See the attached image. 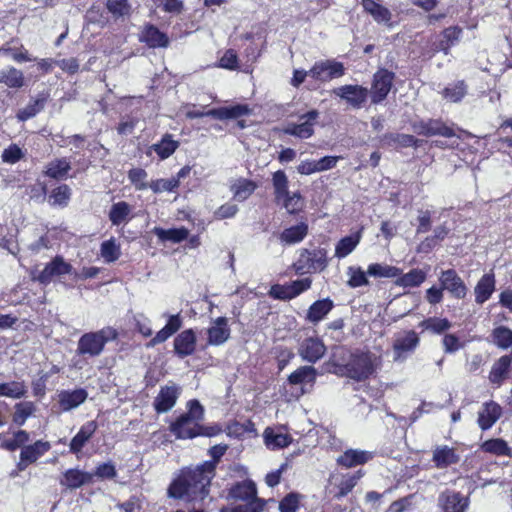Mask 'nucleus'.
<instances>
[{
  "mask_svg": "<svg viewBox=\"0 0 512 512\" xmlns=\"http://www.w3.org/2000/svg\"><path fill=\"white\" fill-rule=\"evenodd\" d=\"M326 352L323 341L317 337L306 338L300 345L298 353L304 361L316 363Z\"/></svg>",
  "mask_w": 512,
  "mask_h": 512,
  "instance_id": "15",
  "label": "nucleus"
},
{
  "mask_svg": "<svg viewBox=\"0 0 512 512\" xmlns=\"http://www.w3.org/2000/svg\"><path fill=\"white\" fill-rule=\"evenodd\" d=\"M179 394L180 388L176 385L161 387L153 402V406L157 413H165L171 410L175 406Z\"/></svg>",
  "mask_w": 512,
  "mask_h": 512,
  "instance_id": "18",
  "label": "nucleus"
},
{
  "mask_svg": "<svg viewBox=\"0 0 512 512\" xmlns=\"http://www.w3.org/2000/svg\"><path fill=\"white\" fill-rule=\"evenodd\" d=\"M0 84L9 88H21L24 85L23 73L15 67L0 71Z\"/></svg>",
  "mask_w": 512,
  "mask_h": 512,
  "instance_id": "43",
  "label": "nucleus"
},
{
  "mask_svg": "<svg viewBox=\"0 0 512 512\" xmlns=\"http://www.w3.org/2000/svg\"><path fill=\"white\" fill-rule=\"evenodd\" d=\"M265 445L271 449H282L292 442V437L286 433L275 431L273 428H266L263 433Z\"/></svg>",
  "mask_w": 512,
  "mask_h": 512,
  "instance_id": "33",
  "label": "nucleus"
},
{
  "mask_svg": "<svg viewBox=\"0 0 512 512\" xmlns=\"http://www.w3.org/2000/svg\"><path fill=\"white\" fill-rule=\"evenodd\" d=\"M503 409L495 401H487L482 404L478 412L477 423L481 430L490 429L502 416Z\"/></svg>",
  "mask_w": 512,
  "mask_h": 512,
  "instance_id": "14",
  "label": "nucleus"
},
{
  "mask_svg": "<svg viewBox=\"0 0 512 512\" xmlns=\"http://www.w3.org/2000/svg\"><path fill=\"white\" fill-rule=\"evenodd\" d=\"M333 306V302L328 298L318 300L310 306L306 318L312 323H318L326 317Z\"/></svg>",
  "mask_w": 512,
  "mask_h": 512,
  "instance_id": "37",
  "label": "nucleus"
},
{
  "mask_svg": "<svg viewBox=\"0 0 512 512\" xmlns=\"http://www.w3.org/2000/svg\"><path fill=\"white\" fill-rule=\"evenodd\" d=\"M65 275L76 276L77 272L62 256L56 255L33 279L42 285H48L54 280H60Z\"/></svg>",
  "mask_w": 512,
  "mask_h": 512,
  "instance_id": "6",
  "label": "nucleus"
},
{
  "mask_svg": "<svg viewBox=\"0 0 512 512\" xmlns=\"http://www.w3.org/2000/svg\"><path fill=\"white\" fill-rule=\"evenodd\" d=\"M147 177V172L142 168H133L128 172V179L138 191L146 190L149 188Z\"/></svg>",
  "mask_w": 512,
  "mask_h": 512,
  "instance_id": "54",
  "label": "nucleus"
},
{
  "mask_svg": "<svg viewBox=\"0 0 512 512\" xmlns=\"http://www.w3.org/2000/svg\"><path fill=\"white\" fill-rule=\"evenodd\" d=\"M460 461V455L456 450L447 445H438L433 449L432 462L438 469H445Z\"/></svg>",
  "mask_w": 512,
  "mask_h": 512,
  "instance_id": "20",
  "label": "nucleus"
},
{
  "mask_svg": "<svg viewBox=\"0 0 512 512\" xmlns=\"http://www.w3.org/2000/svg\"><path fill=\"white\" fill-rule=\"evenodd\" d=\"M77 350L79 354H96V332L84 334L78 342Z\"/></svg>",
  "mask_w": 512,
  "mask_h": 512,
  "instance_id": "59",
  "label": "nucleus"
},
{
  "mask_svg": "<svg viewBox=\"0 0 512 512\" xmlns=\"http://www.w3.org/2000/svg\"><path fill=\"white\" fill-rule=\"evenodd\" d=\"M495 290V278L493 274H485L478 281L474 292L477 304L486 302Z\"/></svg>",
  "mask_w": 512,
  "mask_h": 512,
  "instance_id": "32",
  "label": "nucleus"
},
{
  "mask_svg": "<svg viewBox=\"0 0 512 512\" xmlns=\"http://www.w3.org/2000/svg\"><path fill=\"white\" fill-rule=\"evenodd\" d=\"M362 473L361 471H357L355 473H347L341 475L339 478L335 479V497L340 499L348 495L353 488L357 485L358 481L361 479Z\"/></svg>",
  "mask_w": 512,
  "mask_h": 512,
  "instance_id": "28",
  "label": "nucleus"
},
{
  "mask_svg": "<svg viewBox=\"0 0 512 512\" xmlns=\"http://www.w3.org/2000/svg\"><path fill=\"white\" fill-rule=\"evenodd\" d=\"M51 449L48 441L37 440L30 445L23 446L19 455V461L16 464L18 471L26 470L31 464L45 455Z\"/></svg>",
  "mask_w": 512,
  "mask_h": 512,
  "instance_id": "10",
  "label": "nucleus"
},
{
  "mask_svg": "<svg viewBox=\"0 0 512 512\" xmlns=\"http://www.w3.org/2000/svg\"><path fill=\"white\" fill-rule=\"evenodd\" d=\"M438 503L443 512H465L469 500L459 492L447 490L439 495Z\"/></svg>",
  "mask_w": 512,
  "mask_h": 512,
  "instance_id": "16",
  "label": "nucleus"
},
{
  "mask_svg": "<svg viewBox=\"0 0 512 512\" xmlns=\"http://www.w3.org/2000/svg\"><path fill=\"white\" fill-rule=\"evenodd\" d=\"M511 363V356L504 355L500 357L491 368V371L489 373L490 382L500 386L503 383V381L507 378Z\"/></svg>",
  "mask_w": 512,
  "mask_h": 512,
  "instance_id": "31",
  "label": "nucleus"
},
{
  "mask_svg": "<svg viewBox=\"0 0 512 512\" xmlns=\"http://www.w3.org/2000/svg\"><path fill=\"white\" fill-rule=\"evenodd\" d=\"M461 33L462 29L459 27H449L445 29L443 32L444 41L441 42L440 49L444 51L445 54H448L450 47L459 41Z\"/></svg>",
  "mask_w": 512,
  "mask_h": 512,
  "instance_id": "56",
  "label": "nucleus"
},
{
  "mask_svg": "<svg viewBox=\"0 0 512 512\" xmlns=\"http://www.w3.org/2000/svg\"><path fill=\"white\" fill-rule=\"evenodd\" d=\"M373 458L369 451L348 449L337 458V463L345 468L363 465Z\"/></svg>",
  "mask_w": 512,
  "mask_h": 512,
  "instance_id": "23",
  "label": "nucleus"
},
{
  "mask_svg": "<svg viewBox=\"0 0 512 512\" xmlns=\"http://www.w3.org/2000/svg\"><path fill=\"white\" fill-rule=\"evenodd\" d=\"M419 338L414 331H407L399 334L393 344L394 360L399 361L406 358L418 345Z\"/></svg>",
  "mask_w": 512,
  "mask_h": 512,
  "instance_id": "19",
  "label": "nucleus"
},
{
  "mask_svg": "<svg viewBox=\"0 0 512 512\" xmlns=\"http://www.w3.org/2000/svg\"><path fill=\"white\" fill-rule=\"evenodd\" d=\"M347 274L349 275L348 285L356 288L368 285L367 272H364L360 267H349Z\"/></svg>",
  "mask_w": 512,
  "mask_h": 512,
  "instance_id": "58",
  "label": "nucleus"
},
{
  "mask_svg": "<svg viewBox=\"0 0 512 512\" xmlns=\"http://www.w3.org/2000/svg\"><path fill=\"white\" fill-rule=\"evenodd\" d=\"M227 448V445L211 447L209 454L213 460L206 461L193 469L183 470L181 475L170 485L168 495L188 501L203 500L209 493V485L215 475L216 463L225 454Z\"/></svg>",
  "mask_w": 512,
  "mask_h": 512,
  "instance_id": "1",
  "label": "nucleus"
},
{
  "mask_svg": "<svg viewBox=\"0 0 512 512\" xmlns=\"http://www.w3.org/2000/svg\"><path fill=\"white\" fill-rule=\"evenodd\" d=\"M413 129L417 134L424 136L439 135L447 138L455 136L453 129L439 120L430 119L428 121L415 122Z\"/></svg>",
  "mask_w": 512,
  "mask_h": 512,
  "instance_id": "17",
  "label": "nucleus"
},
{
  "mask_svg": "<svg viewBox=\"0 0 512 512\" xmlns=\"http://www.w3.org/2000/svg\"><path fill=\"white\" fill-rule=\"evenodd\" d=\"M188 411L171 424V432L180 439H189L199 436V422L204 417V408L197 400L187 403Z\"/></svg>",
  "mask_w": 512,
  "mask_h": 512,
  "instance_id": "3",
  "label": "nucleus"
},
{
  "mask_svg": "<svg viewBox=\"0 0 512 512\" xmlns=\"http://www.w3.org/2000/svg\"><path fill=\"white\" fill-rule=\"evenodd\" d=\"M251 109L246 104H237L230 107H220L207 111V115L219 119H236L244 115L250 114Z\"/></svg>",
  "mask_w": 512,
  "mask_h": 512,
  "instance_id": "25",
  "label": "nucleus"
},
{
  "mask_svg": "<svg viewBox=\"0 0 512 512\" xmlns=\"http://www.w3.org/2000/svg\"><path fill=\"white\" fill-rule=\"evenodd\" d=\"M360 239V233H356L339 240L335 247V257L341 259L348 256L358 246Z\"/></svg>",
  "mask_w": 512,
  "mask_h": 512,
  "instance_id": "41",
  "label": "nucleus"
},
{
  "mask_svg": "<svg viewBox=\"0 0 512 512\" xmlns=\"http://www.w3.org/2000/svg\"><path fill=\"white\" fill-rule=\"evenodd\" d=\"M280 201H282L283 206L290 214L296 213L302 206L301 195L299 192H295L292 195L287 193V196H284Z\"/></svg>",
  "mask_w": 512,
  "mask_h": 512,
  "instance_id": "62",
  "label": "nucleus"
},
{
  "mask_svg": "<svg viewBox=\"0 0 512 512\" xmlns=\"http://www.w3.org/2000/svg\"><path fill=\"white\" fill-rule=\"evenodd\" d=\"M30 440V435L26 430H18L14 433L12 439L5 440L0 444V447L7 451H15L18 448H23L25 444Z\"/></svg>",
  "mask_w": 512,
  "mask_h": 512,
  "instance_id": "50",
  "label": "nucleus"
},
{
  "mask_svg": "<svg viewBox=\"0 0 512 512\" xmlns=\"http://www.w3.org/2000/svg\"><path fill=\"white\" fill-rule=\"evenodd\" d=\"M99 480H108L113 481L114 483H120L118 481L116 466L112 462L98 465V481Z\"/></svg>",
  "mask_w": 512,
  "mask_h": 512,
  "instance_id": "61",
  "label": "nucleus"
},
{
  "mask_svg": "<svg viewBox=\"0 0 512 512\" xmlns=\"http://www.w3.org/2000/svg\"><path fill=\"white\" fill-rule=\"evenodd\" d=\"M100 254L106 263H113L121 256L120 244L115 238H110L101 244Z\"/></svg>",
  "mask_w": 512,
  "mask_h": 512,
  "instance_id": "44",
  "label": "nucleus"
},
{
  "mask_svg": "<svg viewBox=\"0 0 512 512\" xmlns=\"http://www.w3.org/2000/svg\"><path fill=\"white\" fill-rule=\"evenodd\" d=\"M140 40L151 48H165L169 44L168 36L153 25H148L143 29Z\"/></svg>",
  "mask_w": 512,
  "mask_h": 512,
  "instance_id": "27",
  "label": "nucleus"
},
{
  "mask_svg": "<svg viewBox=\"0 0 512 512\" xmlns=\"http://www.w3.org/2000/svg\"><path fill=\"white\" fill-rule=\"evenodd\" d=\"M35 405L33 402H21L15 405V412L13 414V423L17 426H23L26 420L34 413Z\"/></svg>",
  "mask_w": 512,
  "mask_h": 512,
  "instance_id": "49",
  "label": "nucleus"
},
{
  "mask_svg": "<svg viewBox=\"0 0 512 512\" xmlns=\"http://www.w3.org/2000/svg\"><path fill=\"white\" fill-rule=\"evenodd\" d=\"M132 207L125 201L114 203L109 211V219L114 226L126 224L131 219Z\"/></svg>",
  "mask_w": 512,
  "mask_h": 512,
  "instance_id": "34",
  "label": "nucleus"
},
{
  "mask_svg": "<svg viewBox=\"0 0 512 512\" xmlns=\"http://www.w3.org/2000/svg\"><path fill=\"white\" fill-rule=\"evenodd\" d=\"M58 403L62 411H69L80 404L87 398L85 389L79 388L75 390H62L58 394Z\"/></svg>",
  "mask_w": 512,
  "mask_h": 512,
  "instance_id": "22",
  "label": "nucleus"
},
{
  "mask_svg": "<svg viewBox=\"0 0 512 512\" xmlns=\"http://www.w3.org/2000/svg\"><path fill=\"white\" fill-rule=\"evenodd\" d=\"M96 430V422L91 421L87 425H84L80 428L78 433L72 438L69 450L71 453L78 455L88 442V440L92 437L93 433Z\"/></svg>",
  "mask_w": 512,
  "mask_h": 512,
  "instance_id": "30",
  "label": "nucleus"
},
{
  "mask_svg": "<svg viewBox=\"0 0 512 512\" xmlns=\"http://www.w3.org/2000/svg\"><path fill=\"white\" fill-rule=\"evenodd\" d=\"M154 234L163 242L180 243L188 238L189 231L184 227L172 229L155 227Z\"/></svg>",
  "mask_w": 512,
  "mask_h": 512,
  "instance_id": "38",
  "label": "nucleus"
},
{
  "mask_svg": "<svg viewBox=\"0 0 512 512\" xmlns=\"http://www.w3.org/2000/svg\"><path fill=\"white\" fill-rule=\"evenodd\" d=\"M71 198V189L67 184H61L52 189L49 195V203L52 206L66 207Z\"/></svg>",
  "mask_w": 512,
  "mask_h": 512,
  "instance_id": "46",
  "label": "nucleus"
},
{
  "mask_svg": "<svg viewBox=\"0 0 512 512\" xmlns=\"http://www.w3.org/2000/svg\"><path fill=\"white\" fill-rule=\"evenodd\" d=\"M443 290H447L453 297L462 299L467 294V287L457 272L453 269L444 270L439 276Z\"/></svg>",
  "mask_w": 512,
  "mask_h": 512,
  "instance_id": "13",
  "label": "nucleus"
},
{
  "mask_svg": "<svg viewBox=\"0 0 512 512\" xmlns=\"http://www.w3.org/2000/svg\"><path fill=\"white\" fill-rule=\"evenodd\" d=\"M308 233V225L306 223H299L295 226L286 228L280 234V241L286 245H293L301 242Z\"/></svg>",
  "mask_w": 512,
  "mask_h": 512,
  "instance_id": "36",
  "label": "nucleus"
},
{
  "mask_svg": "<svg viewBox=\"0 0 512 512\" xmlns=\"http://www.w3.org/2000/svg\"><path fill=\"white\" fill-rule=\"evenodd\" d=\"M337 353L333 354L332 362L347 377L363 381L369 378L375 371V357L369 352H356L350 355L347 363L338 361Z\"/></svg>",
  "mask_w": 512,
  "mask_h": 512,
  "instance_id": "2",
  "label": "nucleus"
},
{
  "mask_svg": "<svg viewBox=\"0 0 512 512\" xmlns=\"http://www.w3.org/2000/svg\"><path fill=\"white\" fill-rule=\"evenodd\" d=\"M318 117L319 112L311 110L299 117V123H288L283 132L300 139L310 138L314 134V126Z\"/></svg>",
  "mask_w": 512,
  "mask_h": 512,
  "instance_id": "8",
  "label": "nucleus"
},
{
  "mask_svg": "<svg viewBox=\"0 0 512 512\" xmlns=\"http://www.w3.org/2000/svg\"><path fill=\"white\" fill-rule=\"evenodd\" d=\"M484 452L494 454L497 456H511V448L507 442L501 438L490 439L481 445Z\"/></svg>",
  "mask_w": 512,
  "mask_h": 512,
  "instance_id": "45",
  "label": "nucleus"
},
{
  "mask_svg": "<svg viewBox=\"0 0 512 512\" xmlns=\"http://www.w3.org/2000/svg\"><path fill=\"white\" fill-rule=\"evenodd\" d=\"M178 147L179 141L174 140L171 134L166 133L158 143L152 144L149 147L148 154H150L151 151H154L161 160H164L169 158Z\"/></svg>",
  "mask_w": 512,
  "mask_h": 512,
  "instance_id": "29",
  "label": "nucleus"
},
{
  "mask_svg": "<svg viewBox=\"0 0 512 512\" xmlns=\"http://www.w3.org/2000/svg\"><path fill=\"white\" fill-rule=\"evenodd\" d=\"M332 94L344 100L351 108L360 109L368 98V89L361 85H343L332 90Z\"/></svg>",
  "mask_w": 512,
  "mask_h": 512,
  "instance_id": "9",
  "label": "nucleus"
},
{
  "mask_svg": "<svg viewBox=\"0 0 512 512\" xmlns=\"http://www.w3.org/2000/svg\"><path fill=\"white\" fill-rule=\"evenodd\" d=\"M48 94H41L33 102H30L26 107L20 109L17 112V118L19 121H26L36 116L40 111L43 110L45 103L48 99Z\"/></svg>",
  "mask_w": 512,
  "mask_h": 512,
  "instance_id": "40",
  "label": "nucleus"
},
{
  "mask_svg": "<svg viewBox=\"0 0 512 512\" xmlns=\"http://www.w3.org/2000/svg\"><path fill=\"white\" fill-rule=\"evenodd\" d=\"M25 393L26 389L23 382L0 383V396L19 399L24 397Z\"/></svg>",
  "mask_w": 512,
  "mask_h": 512,
  "instance_id": "51",
  "label": "nucleus"
},
{
  "mask_svg": "<svg viewBox=\"0 0 512 512\" xmlns=\"http://www.w3.org/2000/svg\"><path fill=\"white\" fill-rule=\"evenodd\" d=\"M327 252L323 248H315L312 250L302 249L299 257L293 264V268L297 274L322 271L327 267Z\"/></svg>",
  "mask_w": 512,
  "mask_h": 512,
  "instance_id": "5",
  "label": "nucleus"
},
{
  "mask_svg": "<svg viewBox=\"0 0 512 512\" xmlns=\"http://www.w3.org/2000/svg\"><path fill=\"white\" fill-rule=\"evenodd\" d=\"M71 170V163L66 157L55 158L46 165L44 174L55 180H64Z\"/></svg>",
  "mask_w": 512,
  "mask_h": 512,
  "instance_id": "26",
  "label": "nucleus"
},
{
  "mask_svg": "<svg viewBox=\"0 0 512 512\" xmlns=\"http://www.w3.org/2000/svg\"><path fill=\"white\" fill-rule=\"evenodd\" d=\"M256 188L257 185L255 182L245 178H239L235 180L230 186V190L233 193L234 199L240 202L248 199Z\"/></svg>",
  "mask_w": 512,
  "mask_h": 512,
  "instance_id": "35",
  "label": "nucleus"
},
{
  "mask_svg": "<svg viewBox=\"0 0 512 512\" xmlns=\"http://www.w3.org/2000/svg\"><path fill=\"white\" fill-rule=\"evenodd\" d=\"M196 349V335L192 329L182 331L174 339V350L175 353L184 358L192 355Z\"/></svg>",
  "mask_w": 512,
  "mask_h": 512,
  "instance_id": "21",
  "label": "nucleus"
},
{
  "mask_svg": "<svg viewBox=\"0 0 512 512\" xmlns=\"http://www.w3.org/2000/svg\"><path fill=\"white\" fill-rule=\"evenodd\" d=\"M178 187V179H157L149 183L154 193L171 192Z\"/></svg>",
  "mask_w": 512,
  "mask_h": 512,
  "instance_id": "60",
  "label": "nucleus"
},
{
  "mask_svg": "<svg viewBox=\"0 0 512 512\" xmlns=\"http://www.w3.org/2000/svg\"><path fill=\"white\" fill-rule=\"evenodd\" d=\"M420 326L425 330L434 333H442L451 327L450 322L445 318L431 317L421 322Z\"/></svg>",
  "mask_w": 512,
  "mask_h": 512,
  "instance_id": "55",
  "label": "nucleus"
},
{
  "mask_svg": "<svg viewBox=\"0 0 512 512\" xmlns=\"http://www.w3.org/2000/svg\"><path fill=\"white\" fill-rule=\"evenodd\" d=\"M467 93L464 81H457L448 85L442 92L443 97L452 103L460 102Z\"/></svg>",
  "mask_w": 512,
  "mask_h": 512,
  "instance_id": "48",
  "label": "nucleus"
},
{
  "mask_svg": "<svg viewBox=\"0 0 512 512\" xmlns=\"http://www.w3.org/2000/svg\"><path fill=\"white\" fill-rule=\"evenodd\" d=\"M298 504V496L296 494H289L280 502V512H296L298 509Z\"/></svg>",
  "mask_w": 512,
  "mask_h": 512,
  "instance_id": "64",
  "label": "nucleus"
},
{
  "mask_svg": "<svg viewBox=\"0 0 512 512\" xmlns=\"http://www.w3.org/2000/svg\"><path fill=\"white\" fill-rule=\"evenodd\" d=\"M275 198L278 202L284 197L287 196L288 192V178L284 171L278 170L273 174L272 178Z\"/></svg>",
  "mask_w": 512,
  "mask_h": 512,
  "instance_id": "52",
  "label": "nucleus"
},
{
  "mask_svg": "<svg viewBox=\"0 0 512 512\" xmlns=\"http://www.w3.org/2000/svg\"><path fill=\"white\" fill-rule=\"evenodd\" d=\"M493 342L502 349L512 346V330L507 327L500 326L493 330Z\"/></svg>",
  "mask_w": 512,
  "mask_h": 512,
  "instance_id": "53",
  "label": "nucleus"
},
{
  "mask_svg": "<svg viewBox=\"0 0 512 512\" xmlns=\"http://www.w3.org/2000/svg\"><path fill=\"white\" fill-rule=\"evenodd\" d=\"M23 157V152L16 144H11L3 151L2 159L6 163L14 164Z\"/></svg>",
  "mask_w": 512,
  "mask_h": 512,
  "instance_id": "63",
  "label": "nucleus"
},
{
  "mask_svg": "<svg viewBox=\"0 0 512 512\" xmlns=\"http://www.w3.org/2000/svg\"><path fill=\"white\" fill-rule=\"evenodd\" d=\"M106 6L114 17H125L130 15L131 12V5L128 0H108Z\"/></svg>",
  "mask_w": 512,
  "mask_h": 512,
  "instance_id": "57",
  "label": "nucleus"
},
{
  "mask_svg": "<svg viewBox=\"0 0 512 512\" xmlns=\"http://www.w3.org/2000/svg\"><path fill=\"white\" fill-rule=\"evenodd\" d=\"M206 333L207 345L220 346L226 343L231 336L228 318L221 316L212 319Z\"/></svg>",
  "mask_w": 512,
  "mask_h": 512,
  "instance_id": "12",
  "label": "nucleus"
},
{
  "mask_svg": "<svg viewBox=\"0 0 512 512\" xmlns=\"http://www.w3.org/2000/svg\"><path fill=\"white\" fill-rule=\"evenodd\" d=\"M394 80V73L387 69L378 70L373 77L371 86V101L374 104L382 102L389 94Z\"/></svg>",
  "mask_w": 512,
  "mask_h": 512,
  "instance_id": "11",
  "label": "nucleus"
},
{
  "mask_svg": "<svg viewBox=\"0 0 512 512\" xmlns=\"http://www.w3.org/2000/svg\"><path fill=\"white\" fill-rule=\"evenodd\" d=\"M367 274L375 278H395L402 274V271L395 266L373 263L368 266Z\"/></svg>",
  "mask_w": 512,
  "mask_h": 512,
  "instance_id": "42",
  "label": "nucleus"
},
{
  "mask_svg": "<svg viewBox=\"0 0 512 512\" xmlns=\"http://www.w3.org/2000/svg\"><path fill=\"white\" fill-rule=\"evenodd\" d=\"M256 494V485L251 480H244L233 485L230 488L229 497L244 503L233 507L231 512H262L264 501Z\"/></svg>",
  "mask_w": 512,
  "mask_h": 512,
  "instance_id": "4",
  "label": "nucleus"
},
{
  "mask_svg": "<svg viewBox=\"0 0 512 512\" xmlns=\"http://www.w3.org/2000/svg\"><path fill=\"white\" fill-rule=\"evenodd\" d=\"M92 480V473L71 468L65 471L60 483L69 489H77L85 484L91 483Z\"/></svg>",
  "mask_w": 512,
  "mask_h": 512,
  "instance_id": "24",
  "label": "nucleus"
},
{
  "mask_svg": "<svg viewBox=\"0 0 512 512\" xmlns=\"http://www.w3.org/2000/svg\"><path fill=\"white\" fill-rule=\"evenodd\" d=\"M345 74V67L341 62L334 59L321 60L314 63L310 69L309 77L319 82H329L342 77Z\"/></svg>",
  "mask_w": 512,
  "mask_h": 512,
  "instance_id": "7",
  "label": "nucleus"
},
{
  "mask_svg": "<svg viewBox=\"0 0 512 512\" xmlns=\"http://www.w3.org/2000/svg\"><path fill=\"white\" fill-rule=\"evenodd\" d=\"M395 284L404 288L420 286L426 279V273L421 269H412L408 273L395 277Z\"/></svg>",
  "mask_w": 512,
  "mask_h": 512,
  "instance_id": "39",
  "label": "nucleus"
},
{
  "mask_svg": "<svg viewBox=\"0 0 512 512\" xmlns=\"http://www.w3.org/2000/svg\"><path fill=\"white\" fill-rule=\"evenodd\" d=\"M316 378V369L312 366H302L295 370L288 378L293 385L302 383H313Z\"/></svg>",
  "mask_w": 512,
  "mask_h": 512,
  "instance_id": "47",
  "label": "nucleus"
}]
</instances>
